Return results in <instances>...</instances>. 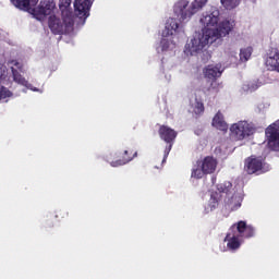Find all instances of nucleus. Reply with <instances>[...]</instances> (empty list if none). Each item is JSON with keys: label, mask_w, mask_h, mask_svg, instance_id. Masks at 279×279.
Masks as SVG:
<instances>
[{"label": "nucleus", "mask_w": 279, "mask_h": 279, "mask_svg": "<svg viewBox=\"0 0 279 279\" xmlns=\"http://www.w3.org/2000/svg\"><path fill=\"white\" fill-rule=\"evenodd\" d=\"M74 19H78L83 23L90 16V8H93V0H74Z\"/></svg>", "instance_id": "10"}, {"label": "nucleus", "mask_w": 279, "mask_h": 279, "mask_svg": "<svg viewBox=\"0 0 279 279\" xmlns=\"http://www.w3.org/2000/svg\"><path fill=\"white\" fill-rule=\"evenodd\" d=\"M171 144L166 148V150H165V156H163V162H165V160H167V157L169 156V151H171Z\"/></svg>", "instance_id": "29"}, {"label": "nucleus", "mask_w": 279, "mask_h": 279, "mask_svg": "<svg viewBox=\"0 0 279 279\" xmlns=\"http://www.w3.org/2000/svg\"><path fill=\"white\" fill-rule=\"evenodd\" d=\"M229 132L233 141H247L250 136H254L256 129L247 121H238L231 124Z\"/></svg>", "instance_id": "8"}, {"label": "nucleus", "mask_w": 279, "mask_h": 279, "mask_svg": "<svg viewBox=\"0 0 279 279\" xmlns=\"http://www.w3.org/2000/svg\"><path fill=\"white\" fill-rule=\"evenodd\" d=\"M199 165L207 175L217 171V159L214 157H205Z\"/></svg>", "instance_id": "20"}, {"label": "nucleus", "mask_w": 279, "mask_h": 279, "mask_svg": "<svg viewBox=\"0 0 279 279\" xmlns=\"http://www.w3.org/2000/svg\"><path fill=\"white\" fill-rule=\"evenodd\" d=\"M191 111L196 114H204V102L197 98L191 100Z\"/></svg>", "instance_id": "22"}, {"label": "nucleus", "mask_w": 279, "mask_h": 279, "mask_svg": "<svg viewBox=\"0 0 279 279\" xmlns=\"http://www.w3.org/2000/svg\"><path fill=\"white\" fill-rule=\"evenodd\" d=\"M245 171L248 174L253 173H265V171H269V166L263 162V157H248L245 160Z\"/></svg>", "instance_id": "13"}, {"label": "nucleus", "mask_w": 279, "mask_h": 279, "mask_svg": "<svg viewBox=\"0 0 279 279\" xmlns=\"http://www.w3.org/2000/svg\"><path fill=\"white\" fill-rule=\"evenodd\" d=\"M211 126L215 128V130H219V132H228V122H226V118L223 117V113L218 111L213 120H211Z\"/></svg>", "instance_id": "19"}, {"label": "nucleus", "mask_w": 279, "mask_h": 279, "mask_svg": "<svg viewBox=\"0 0 279 279\" xmlns=\"http://www.w3.org/2000/svg\"><path fill=\"white\" fill-rule=\"evenodd\" d=\"M9 65L11 66L12 80L13 82H15V84H19L20 86H24L28 90H33V93H43V90L36 87H33V85L29 84V82H27V80H25L23 75H21L16 70H14V66H16V69H21V63L19 61L16 60L9 61Z\"/></svg>", "instance_id": "11"}, {"label": "nucleus", "mask_w": 279, "mask_h": 279, "mask_svg": "<svg viewBox=\"0 0 279 279\" xmlns=\"http://www.w3.org/2000/svg\"><path fill=\"white\" fill-rule=\"evenodd\" d=\"M265 65L268 71H277L279 73V51L271 50L265 60Z\"/></svg>", "instance_id": "17"}, {"label": "nucleus", "mask_w": 279, "mask_h": 279, "mask_svg": "<svg viewBox=\"0 0 279 279\" xmlns=\"http://www.w3.org/2000/svg\"><path fill=\"white\" fill-rule=\"evenodd\" d=\"M138 153L130 154V150L125 149L122 153H111L109 157H107V161L110 162L111 167H123V165H128V162H132Z\"/></svg>", "instance_id": "9"}, {"label": "nucleus", "mask_w": 279, "mask_h": 279, "mask_svg": "<svg viewBox=\"0 0 279 279\" xmlns=\"http://www.w3.org/2000/svg\"><path fill=\"white\" fill-rule=\"evenodd\" d=\"M208 5V0H179L174 4V14L180 17V21H191L197 12L204 10Z\"/></svg>", "instance_id": "4"}, {"label": "nucleus", "mask_w": 279, "mask_h": 279, "mask_svg": "<svg viewBox=\"0 0 279 279\" xmlns=\"http://www.w3.org/2000/svg\"><path fill=\"white\" fill-rule=\"evenodd\" d=\"M199 25L202 34H205L216 43L221 38H226L234 29V21L223 20L221 22V11L217 7H211L201 14Z\"/></svg>", "instance_id": "1"}, {"label": "nucleus", "mask_w": 279, "mask_h": 279, "mask_svg": "<svg viewBox=\"0 0 279 279\" xmlns=\"http://www.w3.org/2000/svg\"><path fill=\"white\" fill-rule=\"evenodd\" d=\"M220 3L225 10H234L241 4V0H220Z\"/></svg>", "instance_id": "25"}, {"label": "nucleus", "mask_w": 279, "mask_h": 279, "mask_svg": "<svg viewBox=\"0 0 279 279\" xmlns=\"http://www.w3.org/2000/svg\"><path fill=\"white\" fill-rule=\"evenodd\" d=\"M265 134L269 149H272V151H279V122L270 124L266 129Z\"/></svg>", "instance_id": "12"}, {"label": "nucleus", "mask_w": 279, "mask_h": 279, "mask_svg": "<svg viewBox=\"0 0 279 279\" xmlns=\"http://www.w3.org/2000/svg\"><path fill=\"white\" fill-rule=\"evenodd\" d=\"M223 73L221 63L209 64L203 69V75L206 80H217Z\"/></svg>", "instance_id": "16"}, {"label": "nucleus", "mask_w": 279, "mask_h": 279, "mask_svg": "<svg viewBox=\"0 0 279 279\" xmlns=\"http://www.w3.org/2000/svg\"><path fill=\"white\" fill-rule=\"evenodd\" d=\"M59 8L61 14L64 16H74L73 12L71 11V0H60Z\"/></svg>", "instance_id": "23"}, {"label": "nucleus", "mask_w": 279, "mask_h": 279, "mask_svg": "<svg viewBox=\"0 0 279 279\" xmlns=\"http://www.w3.org/2000/svg\"><path fill=\"white\" fill-rule=\"evenodd\" d=\"M215 43L217 41L204 33L198 34L186 43L184 53L186 56H197V53H202L203 49L210 47Z\"/></svg>", "instance_id": "7"}, {"label": "nucleus", "mask_w": 279, "mask_h": 279, "mask_svg": "<svg viewBox=\"0 0 279 279\" xmlns=\"http://www.w3.org/2000/svg\"><path fill=\"white\" fill-rule=\"evenodd\" d=\"M10 97H12V92L3 85H0V101H3V99H10Z\"/></svg>", "instance_id": "28"}, {"label": "nucleus", "mask_w": 279, "mask_h": 279, "mask_svg": "<svg viewBox=\"0 0 279 279\" xmlns=\"http://www.w3.org/2000/svg\"><path fill=\"white\" fill-rule=\"evenodd\" d=\"M0 82L3 84H10L12 82V77L8 76V68L0 63Z\"/></svg>", "instance_id": "26"}, {"label": "nucleus", "mask_w": 279, "mask_h": 279, "mask_svg": "<svg viewBox=\"0 0 279 279\" xmlns=\"http://www.w3.org/2000/svg\"><path fill=\"white\" fill-rule=\"evenodd\" d=\"M218 192H213L210 194L209 201L205 204V214L208 215V213H213V210H216V208L219 207V202H221V198H226V203L228 204L229 208L231 210H239L241 208V203L243 202V194L240 192H234L232 190V183L226 181L222 183H219L217 185Z\"/></svg>", "instance_id": "2"}, {"label": "nucleus", "mask_w": 279, "mask_h": 279, "mask_svg": "<svg viewBox=\"0 0 279 279\" xmlns=\"http://www.w3.org/2000/svg\"><path fill=\"white\" fill-rule=\"evenodd\" d=\"M205 175H207L206 171H204L201 163H198L197 167L192 170V178H196V180H199Z\"/></svg>", "instance_id": "27"}, {"label": "nucleus", "mask_w": 279, "mask_h": 279, "mask_svg": "<svg viewBox=\"0 0 279 279\" xmlns=\"http://www.w3.org/2000/svg\"><path fill=\"white\" fill-rule=\"evenodd\" d=\"M254 48L252 46H246L240 50V62H247L252 58Z\"/></svg>", "instance_id": "24"}, {"label": "nucleus", "mask_w": 279, "mask_h": 279, "mask_svg": "<svg viewBox=\"0 0 279 279\" xmlns=\"http://www.w3.org/2000/svg\"><path fill=\"white\" fill-rule=\"evenodd\" d=\"M48 25L52 34H71L75 25V16L64 15V13H61V17L53 15L49 17Z\"/></svg>", "instance_id": "6"}, {"label": "nucleus", "mask_w": 279, "mask_h": 279, "mask_svg": "<svg viewBox=\"0 0 279 279\" xmlns=\"http://www.w3.org/2000/svg\"><path fill=\"white\" fill-rule=\"evenodd\" d=\"M11 2L19 10L32 14L37 21H45L56 11V1L53 0H41L39 4L38 0H11Z\"/></svg>", "instance_id": "3"}, {"label": "nucleus", "mask_w": 279, "mask_h": 279, "mask_svg": "<svg viewBox=\"0 0 279 279\" xmlns=\"http://www.w3.org/2000/svg\"><path fill=\"white\" fill-rule=\"evenodd\" d=\"M159 136L165 143H173L178 136V132L168 125H161L159 128Z\"/></svg>", "instance_id": "18"}, {"label": "nucleus", "mask_w": 279, "mask_h": 279, "mask_svg": "<svg viewBox=\"0 0 279 279\" xmlns=\"http://www.w3.org/2000/svg\"><path fill=\"white\" fill-rule=\"evenodd\" d=\"M178 21L175 19H168L166 22V26L161 33V41L159 44V47H157L158 53H173V50L175 49V41H173V36L175 35V32H178Z\"/></svg>", "instance_id": "5"}, {"label": "nucleus", "mask_w": 279, "mask_h": 279, "mask_svg": "<svg viewBox=\"0 0 279 279\" xmlns=\"http://www.w3.org/2000/svg\"><path fill=\"white\" fill-rule=\"evenodd\" d=\"M235 232V234L242 239H252L254 234H256V229H254L251 225H247V222L241 220L234 223L231 228Z\"/></svg>", "instance_id": "14"}, {"label": "nucleus", "mask_w": 279, "mask_h": 279, "mask_svg": "<svg viewBox=\"0 0 279 279\" xmlns=\"http://www.w3.org/2000/svg\"><path fill=\"white\" fill-rule=\"evenodd\" d=\"M225 243L227 245V250H230L231 252H236L241 245H243V239H241L236 232L233 230L229 229L226 238H225Z\"/></svg>", "instance_id": "15"}, {"label": "nucleus", "mask_w": 279, "mask_h": 279, "mask_svg": "<svg viewBox=\"0 0 279 279\" xmlns=\"http://www.w3.org/2000/svg\"><path fill=\"white\" fill-rule=\"evenodd\" d=\"M263 86V83L259 81H250L242 85V90L244 93H254V90H258Z\"/></svg>", "instance_id": "21"}]
</instances>
